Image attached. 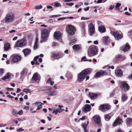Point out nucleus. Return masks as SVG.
I'll return each mask as SVG.
<instances>
[{"instance_id": "obj_1", "label": "nucleus", "mask_w": 132, "mask_h": 132, "mask_svg": "<svg viewBox=\"0 0 132 132\" xmlns=\"http://www.w3.org/2000/svg\"><path fill=\"white\" fill-rule=\"evenodd\" d=\"M89 69H87L83 70L78 74L77 76L78 81L80 82H82L85 78L86 76L87 75Z\"/></svg>"}, {"instance_id": "obj_2", "label": "nucleus", "mask_w": 132, "mask_h": 132, "mask_svg": "<svg viewBox=\"0 0 132 132\" xmlns=\"http://www.w3.org/2000/svg\"><path fill=\"white\" fill-rule=\"evenodd\" d=\"M15 18V15L13 13H9L5 16V22L6 23L12 22L14 21Z\"/></svg>"}, {"instance_id": "obj_3", "label": "nucleus", "mask_w": 132, "mask_h": 132, "mask_svg": "<svg viewBox=\"0 0 132 132\" xmlns=\"http://www.w3.org/2000/svg\"><path fill=\"white\" fill-rule=\"evenodd\" d=\"M97 53V49L95 46H91L89 48L88 55L89 57L95 55Z\"/></svg>"}, {"instance_id": "obj_4", "label": "nucleus", "mask_w": 132, "mask_h": 132, "mask_svg": "<svg viewBox=\"0 0 132 132\" xmlns=\"http://www.w3.org/2000/svg\"><path fill=\"white\" fill-rule=\"evenodd\" d=\"M66 30L69 35H72L75 34L76 29L73 26L69 25L67 27Z\"/></svg>"}, {"instance_id": "obj_5", "label": "nucleus", "mask_w": 132, "mask_h": 132, "mask_svg": "<svg viewBox=\"0 0 132 132\" xmlns=\"http://www.w3.org/2000/svg\"><path fill=\"white\" fill-rule=\"evenodd\" d=\"M110 108V106L107 104H103L100 105L98 108V109L100 110H108Z\"/></svg>"}, {"instance_id": "obj_6", "label": "nucleus", "mask_w": 132, "mask_h": 132, "mask_svg": "<svg viewBox=\"0 0 132 132\" xmlns=\"http://www.w3.org/2000/svg\"><path fill=\"white\" fill-rule=\"evenodd\" d=\"M26 42L25 39H22L18 40L16 42L15 45L18 47H22L25 46Z\"/></svg>"}, {"instance_id": "obj_7", "label": "nucleus", "mask_w": 132, "mask_h": 132, "mask_svg": "<svg viewBox=\"0 0 132 132\" xmlns=\"http://www.w3.org/2000/svg\"><path fill=\"white\" fill-rule=\"evenodd\" d=\"M82 111L84 113L90 111L91 109V107L90 105L88 104L85 105L82 108Z\"/></svg>"}, {"instance_id": "obj_8", "label": "nucleus", "mask_w": 132, "mask_h": 132, "mask_svg": "<svg viewBox=\"0 0 132 132\" xmlns=\"http://www.w3.org/2000/svg\"><path fill=\"white\" fill-rule=\"evenodd\" d=\"M48 36V32L47 30L46 29L42 30L41 31V37L43 38H45Z\"/></svg>"}, {"instance_id": "obj_9", "label": "nucleus", "mask_w": 132, "mask_h": 132, "mask_svg": "<svg viewBox=\"0 0 132 132\" xmlns=\"http://www.w3.org/2000/svg\"><path fill=\"white\" fill-rule=\"evenodd\" d=\"M113 35L116 39H121L122 37V34H119L117 32H115L113 33Z\"/></svg>"}, {"instance_id": "obj_10", "label": "nucleus", "mask_w": 132, "mask_h": 132, "mask_svg": "<svg viewBox=\"0 0 132 132\" xmlns=\"http://www.w3.org/2000/svg\"><path fill=\"white\" fill-rule=\"evenodd\" d=\"M121 87L125 91L128 90L129 89V86L125 83H123L121 85Z\"/></svg>"}, {"instance_id": "obj_11", "label": "nucleus", "mask_w": 132, "mask_h": 132, "mask_svg": "<svg viewBox=\"0 0 132 132\" xmlns=\"http://www.w3.org/2000/svg\"><path fill=\"white\" fill-rule=\"evenodd\" d=\"M40 79V76L39 74L37 73H34L32 78V79L35 81L39 80Z\"/></svg>"}, {"instance_id": "obj_12", "label": "nucleus", "mask_w": 132, "mask_h": 132, "mask_svg": "<svg viewBox=\"0 0 132 132\" xmlns=\"http://www.w3.org/2000/svg\"><path fill=\"white\" fill-rule=\"evenodd\" d=\"M43 104L41 102H36L33 104V105L34 106H36L38 105V107L36 109V110H39L42 108V105Z\"/></svg>"}, {"instance_id": "obj_13", "label": "nucleus", "mask_w": 132, "mask_h": 132, "mask_svg": "<svg viewBox=\"0 0 132 132\" xmlns=\"http://www.w3.org/2000/svg\"><path fill=\"white\" fill-rule=\"evenodd\" d=\"M122 120L121 119L118 118L114 121L113 125L114 126H116L122 124Z\"/></svg>"}, {"instance_id": "obj_14", "label": "nucleus", "mask_w": 132, "mask_h": 132, "mask_svg": "<svg viewBox=\"0 0 132 132\" xmlns=\"http://www.w3.org/2000/svg\"><path fill=\"white\" fill-rule=\"evenodd\" d=\"M130 48V46L128 44H126L122 47L121 50H122L123 51L126 52L127 51L129 50Z\"/></svg>"}, {"instance_id": "obj_15", "label": "nucleus", "mask_w": 132, "mask_h": 132, "mask_svg": "<svg viewBox=\"0 0 132 132\" xmlns=\"http://www.w3.org/2000/svg\"><path fill=\"white\" fill-rule=\"evenodd\" d=\"M94 121L96 123L99 124L100 123V118L99 116L96 115L94 117Z\"/></svg>"}, {"instance_id": "obj_16", "label": "nucleus", "mask_w": 132, "mask_h": 132, "mask_svg": "<svg viewBox=\"0 0 132 132\" xmlns=\"http://www.w3.org/2000/svg\"><path fill=\"white\" fill-rule=\"evenodd\" d=\"M89 30L90 34V36L93 34L94 31V27L93 24L92 23L90 24L89 25Z\"/></svg>"}, {"instance_id": "obj_17", "label": "nucleus", "mask_w": 132, "mask_h": 132, "mask_svg": "<svg viewBox=\"0 0 132 132\" xmlns=\"http://www.w3.org/2000/svg\"><path fill=\"white\" fill-rule=\"evenodd\" d=\"M115 73L116 75L118 77H121L123 75L122 72L121 70L120 69H119L116 71Z\"/></svg>"}, {"instance_id": "obj_18", "label": "nucleus", "mask_w": 132, "mask_h": 132, "mask_svg": "<svg viewBox=\"0 0 132 132\" xmlns=\"http://www.w3.org/2000/svg\"><path fill=\"white\" fill-rule=\"evenodd\" d=\"M58 94L57 92L55 90H53L49 92L48 95L51 96H56Z\"/></svg>"}, {"instance_id": "obj_19", "label": "nucleus", "mask_w": 132, "mask_h": 132, "mask_svg": "<svg viewBox=\"0 0 132 132\" xmlns=\"http://www.w3.org/2000/svg\"><path fill=\"white\" fill-rule=\"evenodd\" d=\"M21 60V57L20 56L17 55L13 57L12 59V61L13 62H17Z\"/></svg>"}, {"instance_id": "obj_20", "label": "nucleus", "mask_w": 132, "mask_h": 132, "mask_svg": "<svg viewBox=\"0 0 132 132\" xmlns=\"http://www.w3.org/2000/svg\"><path fill=\"white\" fill-rule=\"evenodd\" d=\"M54 36L56 39H59L61 37V34L59 32H55L54 33Z\"/></svg>"}, {"instance_id": "obj_21", "label": "nucleus", "mask_w": 132, "mask_h": 132, "mask_svg": "<svg viewBox=\"0 0 132 132\" xmlns=\"http://www.w3.org/2000/svg\"><path fill=\"white\" fill-rule=\"evenodd\" d=\"M89 94L90 98L92 100H94L97 97V95L96 94L90 93Z\"/></svg>"}, {"instance_id": "obj_22", "label": "nucleus", "mask_w": 132, "mask_h": 132, "mask_svg": "<svg viewBox=\"0 0 132 132\" xmlns=\"http://www.w3.org/2000/svg\"><path fill=\"white\" fill-rule=\"evenodd\" d=\"M24 54L25 56L28 55L31 53V50L28 48H26L23 51Z\"/></svg>"}, {"instance_id": "obj_23", "label": "nucleus", "mask_w": 132, "mask_h": 132, "mask_svg": "<svg viewBox=\"0 0 132 132\" xmlns=\"http://www.w3.org/2000/svg\"><path fill=\"white\" fill-rule=\"evenodd\" d=\"M10 73H7L5 75L2 77V79L3 80L6 81L7 79H9L10 77Z\"/></svg>"}, {"instance_id": "obj_24", "label": "nucleus", "mask_w": 132, "mask_h": 132, "mask_svg": "<svg viewBox=\"0 0 132 132\" xmlns=\"http://www.w3.org/2000/svg\"><path fill=\"white\" fill-rule=\"evenodd\" d=\"M99 31L101 33H103L106 31L105 27L103 26H100L98 28Z\"/></svg>"}, {"instance_id": "obj_25", "label": "nucleus", "mask_w": 132, "mask_h": 132, "mask_svg": "<svg viewBox=\"0 0 132 132\" xmlns=\"http://www.w3.org/2000/svg\"><path fill=\"white\" fill-rule=\"evenodd\" d=\"M104 73V72L102 71H99L96 73L95 75V77L97 78L100 77L103 75Z\"/></svg>"}, {"instance_id": "obj_26", "label": "nucleus", "mask_w": 132, "mask_h": 132, "mask_svg": "<svg viewBox=\"0 0 132 132\" xmlns=\"http://www.w3.org/2000/svg\"><path fill=\"white\" fill-rule=\"evenodd\" d=\"M10 48V45L9 43H6L5 44L4 46V50L5 51H7Z\"/></svg>"}, {"instance_id": "obj_27", "label": "nucleus", "mask_w": 132, "mask_h": 132, "mask_svg": "<svg viewBox=\"0 0 132 132\" xmlns=\"http://www.w3.org/2000/svg\"><path fill=\"white\" fill-rule=\"evenodd\" d=\"M73 48L74 50L77 51H78L81 48V45H75L73 46Z\"/></svg>"}, {"instance_id": "obj_28", "label": "nucleus", "mask_w": 132, "mask_h": 132, "mask_svg": "<svg viewBox=\"0 0 132 132\" xmlns=\"http://www.w3.org/2000/svg\"><path fill=\"white\" fill-rule=\"evenodd\" d=\"M103 40L105 44H108L110 40V38L108 36H104L103 37Z\"/></svg>"}, {"instance_id": "obj_29", "label": "nucleus", "mask_w": 132, "mask_h": 132, "mask_svg": "<svg viewBox=\"0 0 132 132\" xmlns=\"http://www.w3.org/2000/svg\"><path fill=\"white\" fill-rule=\"evenodd\" d=\"M111 113L108 114L104 115V118L105 120L106 121H109L111 117Z\"/></svg>"}, {"instance_id": "obj_30", "label": "nucleus", "mask_w": 132, "mask_h": 132, "mask_svg": "<svg viewBox=\"0 0 132 132\" xmlns=\"http://www.w3.org/2000/svg\"><path fill=\"white\" fill-rule=\"evenodd\" d=\"M28 69H24L22 72H21V74L22 75H29V73L28 72Z\"/></svg>"}, {"instance_id": "obj_31", "label": "nucleus", "mask_w": 132, "mask_h": 132, "mask_svg": "<svg viewBox=\"0 0 132 132\" xmlns=\"http://www.w3.org/2000/svg\"><path fill=\"white\" fill-rule=\"evenodd\" d=\"M126 123L128 124L132 122V118H128L126 120Z\"/></svg>"}, {"instance_id": "obj_32", "label": "nucleus", "mask_w": 132, "mask_h": 132, "mask_svg": "<svg viewBox=\"0 0 132 132\" xmlns=\"http://www.w3.org/2000/svg\"><path fill=\"white\" fill-rule=\"evenodd\" d=\"M12 113L14 116L17 117L18 112L15 109H13L12 111Z\"/></svg>"}, {"instance_id": "obj_33", "label": "nucleus", "mask_w": 132, "mask_h": 132, "mask_svg": "<svg viewBox=\"0 0 132 132\" xmlns=\"http://www.w3.org/2000/svg\"><path fill=\"white\" fill-rule=\"evenodd\" d=\"M127 96L126 94H123L122 96V100L124 101L126 100L127 99Z\"/></svg>"}, {"instance_id": "obj_34", "label": "nucleus", "mask_w": 132, "mask_h": 132, "mask_svg": "<svg viewBox=\"0 0 132 132\" xmlns=\"http://www.w3.org/2000/svg\"><path fill=\"white\" fill-rule=\"evenodd\" d=\"M81 126L84 129V132H88L87 129V127H86V125H85L84 124H82Z\"/></svg>"}, {"instance_id": "obj_35", "label": "nucleus", "mask_w": 132, "mask_h": 132, "mask_svg": "<svg viewBox=\"0 0 132 132\" xmlns=\"http://www.w3.org/2000/svg\"><path fill=\"white\" fill-rule=\"evenodd\" d=\"M77 40V39H73L69 43L70 45H72L73 44V43H75Z\"/></svg>"}, {"instance_id": "obj_36", "label": "nucleus", "mask_w": 132, "mask_h": 132, "mask_svg": "<svg viewBox=\"0 0 132 132\" xmlns=\"http://www.w3.org/2000/svg\"><path fill=\"white\" fill-rule=\"evenodd\" d=\"M23 91L26 94H27L28 92L30 93L31 92L30 90L28 89H24L23 90Z\"/></svg>"}, {"instance_id": "obj_37", "label": "nucleus", "mask_w": 132, "mask_h": 132, "mask_svg": "<svg viewBox=\"0 0 132 132\" xmlns=\"http://www.w3.org/2000/svg\"><path fill=\"white\" fill-rule=\"evenodd\" d=\"M42 6L41 5H39L35 6V8L37 10H39L42 8Z\"/></svg>"}, {"instance_id": "obj_38", "label": "nucleus", "mask_w": 132, "mask_h": 132, "mask_svg": "<svg viewBox=\"0 0 132 132\" xmlns=\"http://www.w3.org/2000/svg\"><path fill=\"white\" fill-rule=\"evenodd\" d=\"M54 6L55 7H57L61 6V5L60 3L56 2L55 3Z\"/></svg>"}, {"instance_id": "obj_39", "label": "nucleus", "mask_w": 132, "mask_h": 132, "mask_svg": "<svg viewBox=\"0 0 132 132\" xmlns=\"http://www.w3.org/2000/svg\"><path fill=\"white\" fill-rule=\"evenodd\" d=\"M52 46L53 47H55L56 46H58L59 44L57 43L54 42L52 43Z\"/></svg>"}, {"instance_id": "obj_40", "label": "nucleus", "mask_w": 132, "mask_h": 132, "mask_svg": "<svg viewBox=\"0 0 132 132\" xmlns=\"http://www.w3.org/2000/svg\"><path fill=\"white\" fill-rule=\"evenodd\" d=\"M81 27L83 29L84 31H85V25L84 23H82L81 24Z\"/></svg>"}, {"instance_id": "obj_41", "label": "nucleus", "mask_w": 132, "mask_h": 132, "mask_svg": "<svg viewBox=\"0 0 132 132\" xmlns=\"http://www.w3.org/2000/svg\"><path fill=\"white\" fill-rule=\"evenodd\" d=\"M121 4L120 3H118L115 6V7L117 9L121 5Z\"/></svg>"}, {"instance_id": "obj_42", "label": "nucleus", "mask_w": 132, "mask_h": 132, "mask_svg": "<svg viewBox=\"0 0 132 132\" xmlns=\"http://www.w3.org/2000/svg\"><path fill=\"white\" fill-rule=\"evenodd\" d=\"M121 55H116L115 57V58L116 59H117L119 58H120L121 57Z\"/></svg>"}, {"instance_id": "obj_43", "label": "nucleus", "mask_w": 132, "mask_h": 132, "mask_svg": "<svg viewBox=\"0 0 132 132\" xmlns=\"http://www.w3.org/2000/svg\"><path fill=\"white\" fill-rule=\"evenodd\" d=\"M59 55V54L57 53H54L52 54L53 57H56L57 56Z\"/></svg>"}, {"instance_id": "obj_44", "label": "nucleus", "mask_w": 132, "mask_h": 132, "mask_svg": "<svg viewBox=\"0 0 132 132\" xmlns=\"http://www.w3.org/2000/svg\"><path fill=\"white\" fill-rule=\"evenodd\" d=\"M23 113V112L22 110H21L20 111H19L18 112L17 114H19L20 115H21Z\"/></svg>"}, {"instance_id": "obj_45", "label": "nucleus", "mask_w": 132, "mask_h": 132, "mask_svg": "<svg viewBox=\"0 0 132 132\" xmlns=\"http://www.w3.org/2000/svg\"><path fill=\"white\" fill-rule=\"evenodd\" d=\"M4 71L3 69H0V76L2 75Z\"/></svg>"}, {"instance_id": "obj_46", "label": "nucleus", "mask_w": 132, "mask_h": 132, "mask_svg": "<svg viewBox=\"0 0 132 132\" xmlns=\"http://www.w3.org/2000/svg\"><path fill=\"white\" fill-rule=\"evenodd\" d=\"M114 7V5H111L110 6L109 8V9L111 10H112V9Z\"/></svg>"}, {"instance_id": "obj_47", "label": "nucleus", "mask_w": 132, "mask_h": 132, "mask_svg": "<svg viewBox=\"0 0 132 132\" xmlns=\"http://www.w3.org/2000/svg\"><path fill=\"white\" fill-rule=\"evenodd\" d=\"M38 47V43H35L34 46V49H36Z\"/></svg>"}, {"instance_id": "obj_48", "label": "nucleus", "mask_w": 132, "mask_h": 132, "mask_svg": "<svg viewBox=\"0 0 132 132\" xmlns=\"http://www.w3.org/2000/svg\"><path fill=\"white\" fill-rule=\"evenodd\" d=\"M24 129H23L21 128H20L19 129H17L16 130L17 131L19 132L23 130Z\"/></svg>"}, {"instance_id": "obj_49", "label": "nucleus", "mask_w": 132, "mask_h": 132, "mask_svg": "<svg viewBox=\"0 0 132 132\" xmlns=\"http://www.w3.org/2000/svg\"><path fill=\"white\" fill-rule=\"evenodd\" d=\"M39 58V56H36L34 58V60L35 61H36L37 59H38V58Z\"/></svg>"}, {"instance_id": "obj_50", "label": "nucleus", "mask_w": 132, "mask_h": 132, "mask_svg": "<svg viewBox=\"0 0 132 132\" xmlns=\"http://www.w3.org/2000/svg\"><path fill=\"white\" fill-rule=\"evenodd\" d=\"M66 5H69V6H72L74 4L73 3H66Z\"/></svg>"}, {"instance_id": "obj_51", "label": "nucleus", "mask_w": 132, "mask_h": 132, "mask_svg": "<svg viewBox=\"0 0 132 132\" xmlns=\"http://www.w3.org/2000/svg\"><path fill=\"white\" fill-rule=\"evenodd\" d=\"M57 15H58L59 16H60L61 15H53L50 16V17L51 18L52 17H58L57 16Z\"/></svg>"}, {"instance_id": "obj_52", "label": "nucleus", "mask_w": 132, "mask_h": 132, "mask_svg": "<svg viewBox=\"0 0 132 132\" xmlns=\"http://www.w3.org/2000/svg\"><path fill=\"white\" fill-rule=\"evenodd\" d=\"M24 109L26 110H28L29 109V107L28 106H25L24 107Z\"/></svg>"}, {"instance_id": "obj_53", "label": "nucleus", "mask_w": 132, "mask_h": 132, "mask_svg": "<svg viewBox=\"0 0 132 132\" xmlns=\"http://www.w3.org/2000/svg\"><path fill=\"white\" fill-rule=\"evenodd\" d=\"M51 79L50 78H49L47 81V83H49L50 82H51Z\"/></svg>"}, {"instance_id": "obj_54", "label": "nucleus", "mask_w": 132, "mask_h": 132, "mask_svg": "<svg viewBox=\"0 0 132 132\" xmlns=\"http://www.w3.org/2000/svg\"><path fill=\"white\" fill-rule=\"evenodd\" d=\"M21 90V89L20 88H17L16 92L17 93H18L20 92Z\"/></svg>"}, {"instance_id": "obj_55", "label": "nucleus", "mask_w": 132, "mask_h": 132, "mask_svg": "<svg viewBox=\"0 0 132 132\" xmlns=\"http://www.w3.org/2000/svg\"><path fill=\"white\" fill-rule=\"evenodd\" d=\"M125 14L127 15H131V14L130 13H129L128 12H126L125 13Z\"/></svg>"}, {"instance_id": "obj_56", "label": "nucleus", "mask_w": 132, "mask_h": 132, "mask_svg": "<svg viewBox=\"0 0 132 132\" xmlns=\"http://www.w3.org/2000/svg\"><path fill=\"white\" fill-rule=\"evenodd\" d=\"M16 31L15 30H11V31H9V32L10 33H12L13 32H15Z\"/></svg>"}, {"instance_id": "obj_57", "label": "nucleus", "mask_w": 132, "mask_h": 132, "mask_svg": "<svg viewBox=\"0 0 132 132\" xmlns=\"http://www.w3.org/2000/svg\"><path fill=\"white\" fill-rule=\"evenodd\" d=\"M53 113H55V114H57V112L55 109L53 111Z\"/></svg>"}, {"instance_id": "obj_58", "label": "nucleus", "mask_w": 132, "mask_h": 132, "mask_svg": "<svg viewBox=\"0 0 132 132\" xmlns=\"http://www.w3.org/2000/svg\"><path fill=\"white\" fill-rule=\"evenodd\" d=\"M60 111V113L61 112L64 111V109H61V108L59 109Z\"/></svg>"}, {"instance_id": "obj_59", "label": "nucleus", "mask_w": 132, "mask_h": 132, "mask_svg": "<svg viewBox=\"0 0 132 132\" xmlns=\"http://www.w3.org/2000/svg\"><path fill=\"white\" fill-rule=\"evenodd\" d=\"M38 37H37L36 38V41H35V43H38Z\"/></svg>"}, {"instance_id": "obj_60", "label": "nucleus", "mask_w": 132, "mask_h": 132, "mask_svg": "<svg viewBox=\"0 0 132 132\" xmlns=\"http://www.w3.org/2000/svg\"><path fill=\"white\" fill-rule=\"evenodd\" d=\"M85 118V116H83L82 118H80V119L81 120H84Z\"/></svg>"}, {"instance_id": "obj_61", "label": "nucleus", "mask_w": 132, "mask_h": 132, "mask_svg": "<svg viewBox=\"0 0 132 132\" xmlns=\"http://www.w3.org/2000/svg\"><path fill=\"white\" fill-rule=\"evenodd\" d=\"M89 7H87V8H86L84 9V10L85 11H88L89 10Z\"/></svg>"}, {"instance_id": "obj_62", "label": "nucleus", "mask_w": 132, "mask_h": 132, "mask_svg": "<svg viewBox=\"0 0 132 132\" xmlns=\"http://www.w3.org/2000/svg\"><path fill=\"white\" fill-rule=\"evenodd\" d=\"M102 0H98L97 1V3H101L102 2Z\"/></svg>"}, {"instance_id": "obj_63", "label": "nucleus", "mask_w": 132, "mask_h": 132, "mask_svg": "<svg viewBox=\"0 0 132 132\" xmlns=\"http://www.w3.org/2000/svg\"><path fill=\"white\" fill-rule=\"evenodd\" d=\"M94 43L95 44H96V45L97 44H98V42L97 40L95 41L94 42Z\"/></svg>"}, {"instance_id": "obj_64", "label": "nucleus", "mask_w": 132, "mask_h": 132, "mask_svg": "<svg viewBox=\"0 0 132 132\" xmlns=\"http://www.w3.org/2000/svg\"><path fill=\"white\" fill-rule=\"evenodd\" d=\"M114 93H112L110 94V97H112L114 95Z\"/></svg>"}]
</instances>
